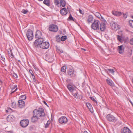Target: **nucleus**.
I'll return each mask as SVG.
<instances>
[{"label":"nucleus","mask_w":133,"mask_h":133,"mask_svg":"<svg viewBox=\"0 0 133 133\" xmlns=\"http://www.w3.org/2000/svg\"><path fill=\"white\" fill-rule=\"evenodd\" d=\"M33 114L39 118L40 117L45 115L44 109L42 108H39L38 109L34 110L33 112Z\"/></svg>","instance_id":"1"},{"label":"nucleus","mask_w":133,"mask_h":133,"mask_svg":"<svg viewBox=\"0 0 133 133\" xmlns=\"http://www.w3.org/2000/svg\"><path fill=\"white\" fill-rule=\"evenodd\" d=\"M28 11L24 9H23L22 11V12L24 14H26L27 13Z\"/></svg>","instance_id":"44"},{"label":"nucleus","mask_w":133,"mask_h":133,"mask_svg":"<svg viewBox=\"0 0 133 133\" xmlns=\"http://www.w3.org/2000/svg\"><path fill=\"white\" fill-rule=\"evenodd\" d=\"M67 87L70 91L71 93L76 91V87L70 84H68L67 85Z\"/></svg>","instance_id":"7"},{"label":"nucleus","mask_w":133,"mask_h":133,"mask_svg":"<svg viewBox=\"0 0 133 133\" xmlns=\"http://www.w3.org/2000/svg\"><path fill=\"white\" fill-rule=\"evenodd\" d=\"M68 20H69L70 21H74V19L73 18V17L70 14L69 16V17L68 18Z\"/></svg>","instance_id":"35"},{"label":"nucleus","mask_w":133,"mask_h":133,"mask_svg":"<svg viewBox=\"0 0 133 133\" xmlns=\"http://www.w3.org/2000/svg\"><path fill=\"white\" fill-rule=\"evenodd\" d=\"M43 3L47 6H49L50 5L49 0H44Z\"/></svg>","instance_id":"28"},{"label":"nucleus","mask_w":133,"mask_h":133,"mask_svg":"<svg viewBox=\"0 0 133 133\" xmlns=\"http://www.w3.org/2000/svg\"><path fill=\"white\" fill-rule=\"evenodd\" d=\"M58 30L57 26L53 24L51 25L49 27V30L51 31L56 32Z\"/></svg>","instance_id":"11"},{"label":"nucleus","mask_w":133,"mask_h":133,"mask_svg":"<svg viewBox=\"0 0 133 133\" xmlns=\"http://www.w3.org/2000/svg\"><path fill=\"white\" fill-rule=\"evenodd\" d=\"M108 70L109 72L111 74H114L115 71L113 69H108Z\"/></svg>","instance_id":"36"},{"label":"nucleus","mask_w":133,"mask_h":133,"mask_svg":"<svg viewBox=\"0 0 133 133\" xmlns=\"http://www.w3.org/2000/svg\"><path fill=\"white\" fill-rule=\"evenodd\" d=\"M107 120L110 122L115 123L117 121V119L112 115L110 114L106 116Z\"/></svg>","instance_id":"3"},{"label":"nucleus","mask_w":133,"mask_h":133,"mask_svg":"<svg viewBox=\"0 0 133 133\" xmlns=\"http://www.w3.org/2000/svg\"><path fill=\"white\" fill-rule=\"evenodd\" d=\"M123 17L125 18H127V15L125 14H123Z\"/></svg>","instance_id":"49"},{"label":"nucleus","mask_w":133,"mask_h":133,"mask_svg":"<svg viewBox=\"0 0 133 133\" xmlns=\"http://www.w3.org/2000/svg\"><path fill=\"white\" fill-rule=\"evenodd\" d=\"M90 110L91 112H92V110H91V109H90Z\"/></svg>","instance_id":"61"},{"label":"nucleus","mask_w":133,"mask_h":133,"mask_svg":"<svg viewBox=\"0 0 133 133\" xmlns=\"http://www.w3.org/2000/svg\"><path fill=\"white\" fill-rule=\"evenodd\" d=\"M26 35L29 40L31 41L33 38V34L32 31L28 30L27 32Z\"/></svg>","instance_id":"5"},{"label":"nucleus","mask_w":133,"mask_h":133,"mask_svg":"<svg viewBox=\"0 0 133 133\" xmlns=\"http://www.w3.org/2000/svg\"><path fill=\"white\" fill-rule=\"evenodd\" d=\"M121 133H131L130 130L128 128L126 127H124L121 130Z\"/></svg>","instance_id":"15"},{"label":"nucleus","mask_w":133,"mask_h":133,"mask_svg":"<svg viewBox=\"0 0 133 133\" xmlns=\"http://www.w3.org/2000/svg\"><path fill=\"white\" fill-rule=\"evenodd\" d=\"M130 43L131 44L133 45V38L130 40Z\"/></svg>","instance_id":"45"},{"label":"nucleus","mask_w":133,"mask_h":133,"mask_svg":"<svg viewBox=\"0 0 133 133\" xmlns=\"http://www.w3.org/2000/svg\"><path fill=\"white\" fill-rule=\"evenodd\" d=\"M18 106L21 108H22L25 106L24 102L23 100H19L18 101Z\"/></svg>","instance_id":"17"},{"label":"nucleus","mask_w":133,"mask_h":133,"mask_svg":"<svg viewBox=\"0 0 133 133\" xmlns=\"http://www.w3.org/2000/svg\"><path fill=\"white\" fill-rule=\"evenodd\" d=\"M82 50H84V51H85V50H86L85 49H84L82 48Z\"/></svg>","instance_id":"59"},{"label":"nucleus","mask_w":133,"mask_h":133,"mask_svg":"<svg viewBox=\"0 0 133 133\" xmlns=\"http://www.w3.org/2000/svg\"><path fill=\"white\" fill-rule=\"evenodd\" d=\"M11 54H10V55H9L12 58L14 57L13 54L11 52Z\"/></svg>","instance_id":"50"},{"label":"nucleus","mask_w":133,"mask_h":133,"mask_svg":"<svg viewBox=\"0 0 133 133\" xmlns=\"http://www.w3.org/2000/svg\"><path fill=\"white\" fill-rule=\"evenodd\" d=\"M90 98L92 100L94 101V105H97V102L95 100V98L94 97H90Z\"/></svg>","instance_id":"29"},{"label":"nucleus","mask_w":133,"mask_h":133,"mask_svg":"<svg viewBox=\"0 0 133 133\" xmlns=\"http://www.w3.org/2000/svg\"><path fill=\"white\" fill-rule=\"evenodd\" d=\"M101 17V18L102 19V20H103H103H104V18L102 16H100V17Z\"/></svg>","instance_id":"54"},{"label":"nucleus","mask_w":133,"mask_h":133,"mask_svg":"<svg viewBox=\"0 0 133 133\" xmlns=\"http://www.w3.org/2000/svg\"><path fill=\"white\" fill-rule=\"evenodd\" d=\"M132 18H133V16H132Z\"/></svg>","instance_id":"63"},{"label":"nucleus","mask_w":133,"mask_h":133,"mask_svg":"<svg viewBox=\"0 0 133 133\" xmlns=\"http://www.w3.org/2000/svg\"><path fill=\"white\" fill-rule=\"evenodd\" d=\"M38 118H39L37 116L34 115L33 114V117L31 118V121L33 122H35L37 121Z\"/></svg>","instance_id":"24"},{"label":"nucleus","mask_w":133,"mask_h":133,"mask_svg":"<svg viewBox=\"0 0 133 133\" xmlns=\"http://www.w3.org/2000/svg\"><path fill=\"white\" fill-rule=\"evenodd\" d=\"M29 123V121L28 119H23L20 122L21 125L23 127H26Z\"/></svg>","instance_id":"8"},{"label":"nucleus","mask_w":133,"mask_h":133,"mask_svg":"<svg viewBox=\"0 0 133 133\" xmlns=\"http://www.w3.org/2000/svg\"><path fill=\"white\" fill-rule=\"evenodd\" d=\"M32 78L33 79V81L34 82H35L36 81V79H35V77L34 76V73H33L32 74H31Z\"/></svg>","instance_id":"43"},{"label":"nucleus","mask_w":133,"mask_h":133,"mask_svg":"<svg viewBox=\"0 0 133 133\" xmlns=\"http://www.w3.org/2000/svg\"><path fill=\"white\" fill-rule=\"evenodd\" d=\"M127 1H129L130 2H131V3L132 2H133V0H127Z\"/></svg>","instance_id":"53"},{"label":"nucleus","mask_w":133,"mask_h":133,"mask_svg":"<svg viewBox=\"0 0 133 133\" xmlns=\"http://www.w3.org/2000/svg\"><path fill=\"white\" fill-rule=\"evenodd\" d=\"M94 15L97 17L99 18H100V16H101V14L98 12H96L94 14Z\"/></svg>","instance_id":"32"},{"label":"nucleus","mask_w":133,"mask_h":133,"mask_svg":"<svg viewBox=\"0 0 133 133\" xmlns=\"http://www.w3.org/2000/svg\"><path fill=\"white\" fill-rule=\"evenodd\" d=\"M42 35V33L40 31L37 30L36 31L35 37L36 38H38L41 37Z\"/></svg>","instance_id":"18"},{"label":"nucleus","mask_w":133,"mask_h":133,"mask_svg":"<svg viewBox=\"0 0 133 133\" xmlns=\"http://www.w3.org/2000/svg\"><path fill=\"white\" fill-rule=\"evenodd\" d=\"M79 11L80 13L81 14H84V12L80 9H79Z\"/></svg>","instance_id":"46"},{"label":"nucleus","mask_w":133,"mask_h":133,"mask_svg":"<svg viewBox=\"0 0 133 133\" xmlns=\"http://www.w3.org/2000/svg\"><path fill=\"white\" fill-rule=\"evenodd\" d=\"M60 13L63 15H66L68 12L67 10L65 8L62 9L60 11Z\"/></svg>","instance_id":"20"},{"label":"nucleus","mask_w":133,"mask_h":133,"mask_svg":"<svg viewBox=\"0 0 133 133\" xmlns=\"http://www.w3.org/2000/svg\"><path fill=\"white\" fill-rule=\"evenodd\" d=\"M15 88H16V89L14 91L12 92L11 93V94H12V93H14V92H15L17 90V86L16 85H15L14 86H13L11 88V89L12 90H13L15 89Z\"/></svg>","instance_id":"26"},{"label":"nucleus","mask_w":133,"mask_h":133,"mask_svg":"<svg viewBox=\"0 0 133 133\" xmlns=\"http://www.w3.org/2000/svg\"><path fill=\"white\" fill-rule=\"evenodd\" d=\"M84 133H88V132L86 131H84Z\"/></svg>","instance_id":"58"},{"label":"nucleus","mask_w":133,"mask_h":133,"mask_svg":"<svg viewBox=\"0 0 133 133\" xmlns=\"http://www.w3.org/2000/svg\"><path fill=\"white\" fill-rule=\"evenodd\" d=\"M61 5H62L63 7H64L65 5V2L64 0H61L60 1Z\"/></svg>","instance_id":"27"},{"label":"nucleus","mask_w":133,"mask_h":133,"mask_svg":"<svg viewBox=\"0 0 133 133\" xmlns=\"http://www.w3.org/2000/svg\"><path fill=\"white\" fill-rule=\"evenodd\" d=\"M129 23V25L132 28H133V20H130Z\"/></svg>","instance_id":"37"},{"label":"nucleus","mask_w":133,"mask_h":133,"mask_svg":"<svg viewBox=\"0 0 133 133\" xmlns=\"http://www.w3.org/2000/svg\"><path fill=\"white\" fill-rule=\"evenodd\" d=\"M13 76L14 77H15V78H17L18 77V76H17V74H14V75H13Z\"/></svg>","instance_id":"47"},{"label":"nucleus","mask_w":133,"mask_h":133,"mask_svg":"<svg viewBox=\"0 0 133 133\" xmlns=\"http://www.w3.org/2000/svg\"><path fill=\"white\" fill-rule=\"evenodd\" d=\"M74 70L73 69H69L68 72V75L71 77H73L74 73Z\"/></svg>","instance_id":"22"},{"label":"nucleus","mask_w":133,"mask_h":133,"mask_svg":"<svg viewBox=\"0 0 133 133\" xmlns=\"http://www.w3.org/2000/svg\"><path fill=\"white\" fill-rule=\"evenodd\" d=\"M116 36L118 40L120 42H121L122 41V36L117 35Z\"/></svg>","instance_id":"30"},{"label":"nucleus","mask_w":133,"mask_h":133,"mask_svg":"<svg viewBox=\"0 0 133 133\" xmlns=\"http://www.w3.org/2000/svg\"><path fill=\"white\" fill-rule=\"evenodd\" d=\"M124 47L123 45H121L118 47L117 50L121 54H123L124 51Z\"/></svg>","instance_id":"14"},{"label":"nucleus","mask_w":133,"mask_h":133,"mask_svg":"<svg viewBox=\"0 0 133 133\" xmlns=\"http://www.w3.org/2000/svg\"><path fill=\"white\" fill-rule=\"evenodd\" d=\"M99 29L102 31H103L106 29V24L103 22L100 23Z\"/></svg>","instance_id":"13"},{"label":"nucleus","mask_w":133,"mask_h":133,"mask_svg":"<svg viewBox=\"0 0 133 133\" xmlns=\"http://www.w3.org/2000/svg\"><path fill=\"white\" fill-rule=\"evenodd\" d=\"M46 58L49 61V62H51L54 60L53 55L52 53L47 54L46 55Z\"/></svg>","instance_id":"12"},{"label":"nucleus","mask_w":133,"mask_h":133,"mask_svg":"<svg viewBox=\"0 0 133 133\" xmlns=\"http://www.w3.org/2000/svg\"><path fill=\"white\" fill-rule=\"evenodd\" d=\"M100 22L97 20H95L92 24L91 27L94 30H99Z\"/></svg>","instance_id":"2"},{"label":"nucleus","mask_w":133,"mask_h":133,"mask_svg":"<svg viewBox=\"0 0 133 133\" xmlns=\"http://www.w3.org/2000/svg\"><path fill=\"white\" fill-rule=\"evenodd\" d=\"M67 38L66 36H62L61 38V40L62 41H64L67 39Z\"/></svg>","instance_id":"33"},{"label":"nucleus","mask_w":133,"mask_h":133,"mask_svg":"<svg viewBox=\"0 0 133 133\" xmlns=\"http://www.w3.org/2000/svg\"><path fill=\"white\" fill-rule=\"evenodd\" d=\"M66 67L65 66H63L61 69V71L62 72H65L66 71Z\"/></svg>","instance_id":"31"},{"label":"nucleus","mask_w":133,"mask_h":133,"mask_svg":"<svg viewBox=\"0 0 133 133\" xmlns=\"http://www.w3.org/2000/svg\"><path fill=\"white\" fill-rule=\"evenodd\" d=\"M72 94L75 98H77L78 97V94L76 90V91L75 92H73V93H72Z\"/></svg>","instance_id":"25"},{"label":"nucleus","mask_w":133,"mask_h":133,"mask_svg":"<svg viewBox=\"0 0 133 133\" xmlns=\"http://www.w3.org/2000/svg\"><path fill=\"white\" fill-rule=\"evenodd\" d=\"M132 83H133V78H132Z\"/></svg>","instance_id":"60"},{"label":"nucleus","mask_w":133,"mask_h":133,"mask_svg":"<svg viewBox=\"0 0 133 133\" xmlns=\"http://www.w3.org/2000/svg\"><path fill=\"white\" fill-rule=\"evenodd\" d=\"M112 13L113 15L116 16H119L122 14V13L120 12H117L116 11H112Z\"/></svg>","instance_id":"23"},{"label":"nucleus","mask_w":133,"mask_h":133,"mask_svg":"<svg viewBox=\"0 0 133 133\" xmlns=\"http://www.w3.org/2000/svg\"><path fill=\"white\" fill-rule=\"evenodd\" d=\"M29 72L31 74L34 73L33 71L31 69L29 70Z\"/></svg>","instance_id":"48"},{"label":"nucleus","mask_w":133,"mask_h":133,"mask_svg":"<svg viewBox=\"0 0 133 133\" xmlns=\"http://www.w3.org/2000/svg\"><path fill=\"white\" fill-rule=\"evenodd\" d=\"M43 102L44 103V104L46 105L47 106H48V105H47V104L45 101H43Z\"/></svg>","instance_id":"51"},{"label":"nucleus","mask_w":133,"mask_h":133,"mask_svg":"<svg viewBox=\"0 0 133 133\" xmlns=\"http://www.w3.org/2000/svg\"><path fill=\"white\" fill-rule=\"evenodd\" d=\"M129 101L130 102V103H131V104L132 105V106H133V104L132 103V102L131 101L129 100Z\"/></svg>","instance_id":"56"},{"label":"nucleus","mask_w":133,"mask_h":133,"mask_svg":"<svg viewBox=\"0 0 133 133\" xmlns=\"http://www.w3.org/2000/svg\"><path fill=\"white\" fill-rule=\"evenodd\" d=\"M94 18L91 15L88 16L87 18V22L89 24L91 23L94 21Z\"/></svg>","instance_id":"16"},{"label":"nucleus","mask_w":133,"mask_h":133,"mask_svg":"<svg viewBox=\"0 0 133 133\" xmlns=\"http://www.w3.org/2000/svg\"><path fill=\"white\" fill-rule=\"evenodd\" d=\"M40 48L43 49H47L49 46V43L48 42H43L39 46Z\"/></svg>","instance_id":"9"},{"label":"nucleus","mask_w":133,"mask_h":133,"mask_svg":"<svg viewBox=\"0 0 133 133\" xmlns=\"http://www.w3.org/2000/svg\"><path fill=\"white\" fill-rule=\"evenodd\" d=\"M112 24L111 26L113 29L117 30L120 28V26L115 22H112Z\"/></svg>","instance_id":"10"},{"label":"nucleus","mask_w":133,"mask_h":133,"mask_svg":"<svg viewBox=\"0 0 133 133\" xmlns=\"http://www.w3.org/2000/svg\"><path fill=\"white\" fill-rule=\"evenodd\" d=\"M10 110H11V109L10 108H9L8 109V110H6V111L7 112H8L9 111H10Z\"/></svg>","instance_id":"52"},{"label":"nucleus","mask_w":133,"mask_h":133,"mask_svg":"<svg viewBox=\"0 0 133 133\" xmlns=\"http://www.w3.org/2000/svg\"><path fill=\"white\" fill-rule=\"evenodd\" d=\"M44 41V39L43 38L41 37L38 38L36 39L34 42L35 46L36 47H38L40 46Z\"/></svg>","instance_id":"4"},{"label":"nucleus","mask_w":133,"mask_h":133,"mask_svg":"<svg viewBox=\"0 0 133 133\" xmlns=\"http://www.w3.org/2000/svg\"><path fill=\"white\" fill-rule=\"evenodd\" d=\"M58 51H60V52H61V53H62L63 52V51L62 50H58Z\"/></svg>","instance_id":"55"},{"label":"nucleus","mask_w":133,"mask_h":133,"mask_svg":"<svg viewBox=\"0 0 133 133\" xmlns=\"http://www.w3.org/2000/svg\"><path fill=\"white\" fill-rule=\"evenodd\" d=\"M107 83L108 84L112 87L114 86V84L112 81L110 80L109 78H107L106 79Z\"/></svg>","instance_id":"21"},{"label":"nucleus","mask_w":133,"mask_h":133,"mask_svg":"<svg viewBox=\"0 0 133 133\" xmlns=\"http://www.w3.org/2000/svg\"><path fill=\"white\" fill-rule=\"evenodd\" d=\"M0 57H1V59L4 61L5 60L4 56L1 54H0Z\"/></svg>","instance_id":"42"},{"label":"nucleus","mask_w":133,"mask_h":133,"mask_svg":"<svg viewBox=\"0 0 133 133\" xmlns=\"http://www.w3.org/2000/svg\"><path fill=\"white\" fill-rule=\"evenodd\" d=\"M130 50H131V51H132V49H130Z\"/></svg>","instance_id":"62"},{"label":"nucleus","mask_w":133,"mask_h":133,"mask_svg":"<svg viewBox=\"0 0 133 133\" xmlns=\"http://www.w3.org/2000/svg\"><path fill=\"white\" fill-rule=\"evenodd\" d=\"M7 119L9 122L12 121L15 119V117L12 115H9L7 116Z\"/></svg>","instance_id":"19"},{"label":"nucleus","mask_w":133,"mask_h":133,"mask_svg":"<svg viewBox=\"0 0 133 133\" xmlns=\"http://www.w3.org/2000/svg\"><path fill=\"white\" fill-rule=\"evenodd\" d=\"M50 123V121H48L46 124L45 127L46 128H48L49 125Z\"/></svg>","instance_id":"38"},{"label":"nucleus","mask_w":133,"mask_h":133,"mask_svg":"<svg viewBox=\"0 0 133 133\" xmlns=\"http://www.w3.org/2000/svg\"><path fill=\"white\" fill-rule=\"evenodd\" d=\"M59 122L61 124H66L68 121L67 118L65 116H62L58 119Z\"/></svg>","instance_id":"6"},{"label":"nucleus","mask_w":133,"mask_h":133,"mask_svg":"<svg viewBox=\"0 0 133 133\" xmlns=\"http://www.w3.org/2000/svg\"><path fill=\"white\" fill-rule=\"evenodd\" d=\"M11 106L13 108H15L16 106L15 103L14 102L12 103L11 104Z\"/></svg>","instance_id":"41"},{"label":"nucleus","mask_w":133,"mask_h":133,"mask_svg":"<svg viewBox=\"0 0 133 133\" xmlns=\"http://www.w3.org/2000/svg\"><path fill=\"white\" fill-rule=\"evenodd\" d=\"M7 133H13V132L11 131H9Z\"/></svg>","instance_id":"57"},{"label":"nucleus","mask_w":133,"mask_h":133,"mask_svg":"<svg viewBox=\"0 0 133 133\" xmlns=\"http://www.w3.org/2000/svg\"><path fill=\"white\" fill-rule=\"evenodd\" d=\"M87 107L88 108L89 110H90L91 108V104L90 103H87Z\"/></svg>","instance_id":"40"},{"label":"nucleus","mask_w":133,"mask_h":133,"mask_svg":"<svg viewBox=\"0 0 133 133\" xmlns=\"http://www.w3.org/2000/svg\"><path fill=\"white\" fill-rule=\"evenodd\" d=\"M26 98V96L25 95H23L20 96V99L22 100L25 99Z\"/></svg>","instance_id":"34"},{"label":"nucleus","mask_w":133,"mask_h":133,"mask_svg":"<svg viewBox=\"0 0 133 133\" xmlns=\"http://www.w3.org/2000/svg\"><path fill=\"white\" fill-rule=\"evenodd\" d=\"M54 3L55 5H58L59 3V1L58 0H54Z\"/></svg>","instance_id":"39"}]
</instances>
